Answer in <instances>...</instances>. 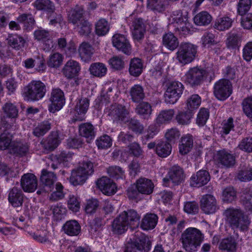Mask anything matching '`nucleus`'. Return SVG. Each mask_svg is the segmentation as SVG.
<instances>
[{
    "label": "nucleus",
    "instance_id": "nucleus-20",
    "mask_svg": "<svg viewBox=\"0 0 252 252\" xmlns=\"http://www.w3.org/2000/svg\"><path fill=\"white\" fill-rule=\"evenodd\" d=\"M200 203L201 208L206 214L214 213L218 209L216 198L211 194L204 195Z\"/></svg>",
    "mask_w": 252,
    "mask_h": 252
},
{
    "label": "nucleus",
    "instance_id": "nucleus-18",
    "mask_svg": "<svg viewBox=\"0 0 252 252\" xmlns=\"http://www.w3.org/2000/svg\"><path fill=\"white\" fill-rule=\"evenodd\" d=\"M215 159L226 168L233 166L235 163V157L224 150L218 151L215 156Z\"/></svg>",
    "mask_w": 252,
    "mask_h": 252
},
{
    "label": "nucleus",
    "instance_id": "nucleus-44",
    "mask_svg": "<svg viewBox=\"0 0 252 252\" xmlns=\"http://www.w3.org/2000/svg\"><path fill=\"white\" fill-rule=\"evenodd\" d=\"M34 6L38 10H44L49 13H52L55 10V6L50 0H36Z\"/></svg>",
    "mask_w": 252,
    "mask_h": 252
},
{
    "label": "nucleus",
    "instance_id": "nucleus-36",
    "mask_svg": "<svg viewBox=\"0 0 252 252\" xmlns=\"http://www.w3.org/2000/svg\"><path fill=\"white\" fill-rule=\"evenodd\" d=\"M162 42L163 45L171 51H173L179 46L178 38L171 32L166 33L163 36Z\"/></svg>",
    "mask_w": 252,
    "mask_h": 252
},
{
    "label": "nucleus",
    "instance_id": "nucleus-1",
    "mask_svg": "<svg viewBox=\"0 0 252 252\" xmlns=\"http://www.w3.org/2000/svg\"><path fill=\"white\" fill-rule=\"evenodd\" d=\"M140 216L134 210L124 211L113 221V231L116 234H122L127 230L128 226L131 228L138 226Z\"/></svg>",
    "mask_w": 252,
    "mask_h": 252
},
{
    "label": "nucleus",
    "instance_id": "nucleus-12",
    "mask_svg": "<svg viewBox=\"0 0 252 252\" xmlns=\"http://www.w3.org/2000/svg\"><path fill=\"white\" fill-rule=\"evenodd\" d=\"M50 101L51 102L49 106V110L50 112L55 113L60 110L65 102L63 92L59 89H53L51 94Z\"/></svg>",
    "mask_w": 252,
    "mask_h": 252
},
{
    "label": "nucleus",
    "instance_id": "nucleus-26",
    "mask_svg": "<svg viewBox=\"0 0 252 252\" xmlns=\"http://www.w3.org/2000/svg\"><path fill=\"white\" fill-rule=\"evenodd\" d=\"M154 187L152 181L148 179L141 178L136 181V188L141 193L150 194L153 192Z\"/></svg>",
    "mask_w": 252,
    "mask_h": 252
},
{
    "label": "nucleus",
    "instance_id": "nucleus-39",
    "mask_svg": "<svg viewBox=\"0 0 252 252\" xmlns=\"http://www.w3.org/2000/svg\"><path fill=\"white\" fill-rule=\"evenodd\" d=\"M174 113L173 109L161 111L156 119V124L160 125L169 123L172 119Z\"/></svg>",
    "mask_w": 252,
    "mask_h": 252
},
{
    "label": "nucleus",
    "instance_id": "nucleus-19",
    "mask_svg": "<svg viewBox=\"0 0 252 252\" xmlns=\"http://www.w3.org/2000/svg\"><path fill=\"white\" fill-rule=\"evenodd\" d=\"M114 120L126 123L128 121L129 111L122 105H114L111 106L109 113Z\"/></svg>",
    "mask_w": 252,
    "mask_h": 252
},
{
    "label": "nucleus",
    "instance_id": "nucleus-32",
    "mask_svg": "<svg viewBox=\"0 0 252 252\" xmlns=\"http://www.w3.org/2000/svg\"><path fill=\"white\" fill-rule=\"evenodd\" d=\"M2 112L3 113V116L1 118L5 120V117L9 118H15L18 115V110L16 106L11 102H8L5 103L2 108ZM2 123V122H1Z\"/></svg>",
    "mask_w": 252,
    "mask_h": 252
},
{
    "label": "nucleus",
    "instance_id": "nucleus-15",
    "mask_svg": "<svg viewBox=\"0 0 252 252\" xmlns=\"http://www.w3.org/2000/svg\"><path fill=\"white\" fill-rule=\"evenodd\" d=\"M185 177L183 169L179 166H173L168 172V178H164L163 179L164 185L169 186L168 182L171 181L176 185H178L182 182Z\"/></svg>",
    "mask_w": 252,
    "mask_h": 252
},
{
    "label": "nucleus",
    "instance_id": "nucleus-8",
    "mask_svg": "<svg viewBox=\"0 0 252 252\" xmlns=\"http://www.w3.org/2000/svg\"><path fill=\"white\" fill-rule=\"evenodd\" d=\"M232 93V84L226 79H222L217 82L214 87L215 96L220 100H224Z\"/></svg>",
    "mask_w": 252,
    "mask_h": 252
},
{
    "label": "nucleus",
    "instance_id": "nucleus-13",
    "mask_svg": "<svg viewBox=\"0 0 252 252\" xmlns=\"http://www.w3.org/2000/svg\"><path fill=\"white\" fill-rule=\"evenodd\" d=\"M11 125L8 122L2 119L0 125V150H4L8 149L11 143L12 135L9 132L8 129Z\"/></svg>",
    "mask_w": 252,
    "mask_h": 252
},
{
    "label": "nucleus",
    "instance_id": "nucleus-11",
    "mask_svg": "<svg viewBox=\"0 0 252 252\" xmlns=\"http://www.w3.org/2000/svg\"><path fill=\"white\" fill-rule=\"evenodd\" d=\"M130 31L134 40L140 42L144 37L146 32V26L141 18H135L131 21Z\"/></svg>",
    "mask_w": 252,
    "mask_h": 252
},
{
    "label": "nucleus",
    "instance_id": "nucleus-25",
    "mask_svg": "<svg viewBox=\"0 0 252 252\" xmlns=\"http://www.w3.org/2000/svg\"><path fill=\"white\" fill-rule=\"evenodd\" d=\"M23 198L24 194L20 189L14 187L10 190L8 200L13 207H17L22 206Z\"/></svg>",
    "mask_w": 252,
    "mask_h": 252
},
{
    "label": "nucleus",
    "instance_id": "nucleus-34",
    "mask_svg": "<svg viewBox=\"0 0 252 252\" xmlns=\"http://www.w3.org/2000/svg\"><path fill=\"white\" fill-rule=\"evenodd\" d=\"M130 95L133 102L139 103L145 97L144 89L140 85H135L130 90Z\"/></svg>",
    "mask_w": 252,
    "mask_h": 252
},
{
    "label": "nucleus",
    "instance_id": "nucleus-3",
    "mask_svg": "<svg viewBox=\"0 0 252 252\" xmlns=\"http://www.w3.org/2000/svg\"><path fill=\"white\" fill-rule=\"evenodd\" d=\"M226 222L233 229L241 231L248 230L250 220L242 210L239 209L228 208L224 212Z\"/></svg>",
    "mask_w": 252,
    "mask_h": 252
},
{
    "label": "nucleus",
    "instance_id": "nucleus-28",
    "mask_svg": "<svg viewBox=\"0 0 252 252\" xmlns=\"http://www.w3.org/2000/svg\"><path fill=\"white\" fill-rule=\"evenodd\" d=\"M84 14L85 11L82 7L76 6L69 12L68 21L74 26L85 19Z\"/></svg>",
    "mask_w": 252,
    "mask_h": 252
},
{
    "label": "nucleus",
    "instance_id": "nucleus-5",
    "mask_svg": "<svg viewBox=\"0 0 252 252\" xmlns=\"http://www.w3.org/2000/svg\"><path fill=\"white\" fill-rule=\"evenodd\" d=\"M46 92V86L43 83L33 81L25 88L24 95L28 100L37 101L43 97Z\"/></svg>",
    "mask_w": 252,
    "mask_h": 252
},
{
    "label": "nucleus",
    "instance_id": "nucleus-50",
    "mask_svg": "<svg viewBox=\"0 0 252 252\" xmlns=\"http://www.w3.org/2000/svg\"><path fill=\"white\" fill-rule=\"evenodd\" d=\"M50 129V123L48 121H45L34 128L33 134L36 137H40L44 135Z\"/></svg>",
    "mask_w": 252,
    "mask_h": 252
},
{
    "label": "nucleus",
    "instance_id": "nucleus-2",
    "mask_svg": "<svg viewBox=\"0 0 252 252\" xmlns=\"http://www.w3.org/2000/svg\"><path fill=\"white\" fill-rule=\"evenodd\" d=\"M204 237V234L200 230L195 227H189L181 234L182 247L187 252H196Z\"/></svg>",
    "mask_w": 252,
    "mask_h": 252
},
{
    "label": "nucleus",
    "instance_id": "nucleus-62",
    "mask_svg": "<svg viewBox=\"0 0 252 252\" xmlns=\"http://www.w3.org/2000/svg\"><path fill=\"white\" fill-rule=\"evenodd\" d=\"M209 116V111L205 108H201L197 115L196 123L200 126H204Z\"/></svg>",
    "mask_w": 252,
    "mask_h": 252
},
{
    "label": "nucleus",
    "instance_id": "nucleus-31",
    "mask_svg": "<svg viewBox=\"0 0 252 252\" xmlns=\"http://www.w3.org/2000/svg\"><path fill=\"white\" fill-rule=\"evenodd\" d=\"M143 63L141 60L134 58L130 60L129 67V72L131 75L134 77L139 76L142 72Z\"/></svg>",
    "mask_w": 252,
    "mask_h": 252
},
{
    "label": "nucleus",
    "instance_id": "nucleus-52",
    "mask_svg": "<svg viewBox=\"0 0 252 252\" xmlns=\"http://www.w3.org/2000/svg\"><path fill=\"white\" fill-rule=\"evenodd\" d=\"M232 23L231 19L228 17L220 18L216 21L214 27L219 31H224L231 26Z\"/></svg>",
    "mask_w": 252,
    "mask_h": 252
},
{
    "label": "nucleus",
    "instance_id": "nucleus-48",
    "mask_svg": "<svg viewBox=\"0 0 252 252\" xmlns=\"http://www.w3.org/2000/svg\"><path fill=\"white\" fill-rule=\"evenodd\" d=\"M236 191L233 187L229 186L223 190L222 199L224 202L231 203L236 200Z\"/></svg>",
    "mask_w": 252,
    "mask_h": 252
},
{
    "label": "nucleus",
    "instance_id": "nucleus-35",
    "mask_svg": "<svg viewBox=\"0 0 252 252\" xmlns=\"http://www.w3.org/2000/svg\"><path fill=\"white\" fill-rule=\"evenodd\" d=\"M66 234L70 236H76L80 232L81 227L79 223L75 220L67 221L63 226Z\"/></svg>",
    "mask_w": 252,
    "mask_h": 252
},
{
    "label": "nucleus",
    "instance_id": "nucleus-10",
    "mask_svg": "<svg viewBox=\"0 0 252 252\" xmlns=\"http://www.w3.org/2000/svg\"><path fill=\"white\" fill-rule=\"evenodd\" d=\"M206 76V71L202 68L194 67L191 68L186 74V81L191 86H198L203 81Z\"/></svg>",
    "mask_w": 252,
    "mask_h": 252
},
{
    "label": "nucleus",
    "instance_id": "nucleus-9",
    "mask_svg": "<svg viewBox=\"0 0 252 252\" xmlns=\"http://www.w3.org/2000/svg\"><path fill=\"white\" fill-rule=\"evenodd\" d=\"M57 177L56 175L52 172H49L46 170H43L40 176V180L43 186L39 188L37 191L38 194L51 191L54 187V183Z\"/></svg>",
    "mask_w": 252,
    "mask_h": 252
},
{
    "label": "nucleus",
    "instance_id": "nucleus-42",
    "mask_svg": "<svg viewBox=\"0 0 252 252\" xmlns=\"http://www.w3.org/2000/svg\"><path fill=\"white\" fill-rule=\"evenodd\" d=\"M89 70L92 75L95 77H102L106 74L107 68L103 63H96L91 65Z\"/></svg>",
    "mask_w": 252,
    "mask_h": 252
},
{
    "label": "nucleus",
    "instance_id": "nucleus-58",
    "mask_svg": "<svg viewBox=\"0 0 252 252\" xmlns=\"http://www.w3.org/2000/svg\"><path fill=\"white\" fill-rule=\"evenodd\" d=\"M201 103V98L197 94L192 95L187 101V107L189 111L191 112L193 109L197 108Z\"/></svg>",
    "mask_w": 252,
    "mask_h": 252
},
{
    "label": "nucleus",
    "instance_id": "nucleus-51",
    "mask_svg": "<svg viewBox=\"0 0 252 252\" xmlns=\"http://www.w3.org/2000/svg\"><path fill=\"white\" fill-rule=\"evenodd\" d=\"M63 56L59 53H54L51 54L47 61V64L49 67L58 68L63 63Z\"/></svg>",
    "mask_w": 252,
    "mask_h": 252
},
{
    "label": "nucleus",
    "instance_id": "nucleus-7",
    "mask_svg": "<svg viewBox=\"0 0 252 252\" xmlns=\"http://www.w3.org/2000/svg\"><path fill=\"white\" fill-rule=\"evenodd\" d=\"M183 89V84L179 82L169 83L164 95L165 102L169 104H174L182 94Z\"/></svg>",
    "mask_w": 252,
    "mask_h": 252
},
{
    "label": "nucleus",
    "instance_id": "nucleus-43",
    "mask_svg": "<svg viewBox=\"0 0 252 252\" xmlns=\"http://www.w3.org/2000/svg\"><path fill=\"white\" fill-rule=\"evenodd\" d=\"M78 33L81 35L87 36L92 32V24L85 18L74 25Z\"/></svg>",
    "mask_w": 252,
    "mask_h": 252
},
{
    "label": "nucleus",
    "instance_id": "nucleus-27",
    "mask_svg": "<svg viewBox=\"0 0 252 252\" xmlns=\"http://www.w3.org/2000/svg\"><path fill=\"white\" fill-rule=\"evenodd\" d=\"M29 145L27 143L14 142L10 145V152L11 154L20 157L25 156L29 153Z\"/></svg>",
    "mask_w": 252,
    "mask_h": 252
},
{
    "label": "nucleus",
    "instance_id": "nucleus-23",
    "mask_svg": "<svg viewBox=\"0 0 252 252\" xmlns=\"http://www.w3.org/2000/svg\"><path fill=\"white\" fill-rule=\"evenodd\" d=\"M210 179L209 173L206 170H200L191 177L190 184L196 187L206 184Z\"/></svg>",
    "mask_w": 252,
    "mask_h": 252
},
{
    "label": "nucleus",
    "instance_id": "nucleus-45",
    "mask_svg": "<svg viewBox=\"0 0 252 252\" xmlns=\"http://www.w3.org/2000/svg\"><path fill=\"white\" fill-rule=\"evenodd\" d=\"M151 105L147 102L140 103L135 108V112L144 118H148L152 113Z\"/></svg>",
    "mask_w": 252,
    "mask_h": 252
},
{
    "label": "nucleus",
    "instance_id": "nucleus-16",
    "mask_svg": "<svg viewBox=\"0 0 252 252\" xmlns=\"http://www.w3.org/2000/svg\"><path fill=\"white\" fill-rule=\"evenodd\" d=\"M96 184L97 187L105 194L111 195L116 192V184L107 177L103 176L98 179Z\"/></svg>",
    "mask_w": 252,
    "mask_h": 252
},
{
    "label": "nucleus",
    "instance_id": "nucleus-63",
    "mask_svg": "<svg viewBox=\"0 0 252 252\" xmlns=\"http://www.w3.org/2000/svg\"><path fill=\"white\" fill-rule=\"evenodd\" d=\"M252 5L251 0H239L238 4V12L240 15H243L247 12Z\"/></svg>",
    "mask_w": 252,
    "mask_h": 252
},
{
    "label": "nucleus",
    "instance_id": "nucleus-24",
    "mask_svg": "<svg viewBox=\"0 0 252 252\" xmlns=\"http://www.w3.org/2000/svg\"><path fill=\"white\" fill-rule=\"evenodd\" d=\"M79 135L86 139L90 143L95 137V131L94 126L89 123H82L79 126Z\"/></svg>",
    "mask_w": 252,
    "mask_h": 252
},
{
    "label": "nucleus",
    "instance_id": "nucleus-40",
    "mask_svg": "<svg viewBox=\"0 0 252 252\" xmlns=\"http://www.w3.org/2000/svg\"><path fill=\"white\" fill-rule=\"evenodd\" d=\"M59 136L56 133H52L47 137L46 140L42 143L43 147L48 151H53L59 144Z\"/></svg>",
    "mask_w": 252,
    "mask_h": 252
},
{
    "label": "nucleus",
    "instance_id": "nucleus-6",
    "mask_svg": "<svg viewBox=\"0 0 252 252\" xmlns=\"http://www.w3.org/2000/svg\"><path fill=\"white\" fill-rule=\"evenodd\" d=\"M196 53V46L190 43H182L176 53V59L181 63L186 64L194 59Z\"/></svg>",
    "mask_w": 252,
    "mask_h": 252
},
{
    "label": "nucleus",
    "instance_id": "nucleus-49",
    "mask_svg": "<svg viewBox=\"0 0 252 252\" xmlns=\"http://www.w3.org/2000/svg\"><path fill=\"white\" fill-rule=\"evenodd\" d=\"M252 198V190L246 189L243 191L241 196V201L245 206L246 210L252 211V203L251 201Z\"/></svg>",
    "mask_w": 252,
    "mask_h": 252
},
{
    "label": "nucleus",
    "instance_id": "nucleus-41",
    "mask_svg": "<svg viewBox=\"0 0 252 252\" xmlns=\"http://www.w3.org/2000/svg\"><path fill=\"white\" fill-rule=\"evenodd\" d=\"M79 53L83 60L88 61L91 59L93 54L94 49L90 44L83 42L79 48Z\"/></svg>",
    "mask_w": 252,
    "mask_h": 252
},
{
    "label": "nucleus",
    "instance_id": "nucleus-22",
    "mask_svg": "<svg viewBox=\"0 0 252 252\" xmlns=\"http://www.w3.org/2000/svg\"><path fill=\"white\" fill-rule=\"evenodd\" d=\"M80 70L79 63L73 60L68 61L63 68V75L67 78H72L78 75Z\"/></svg>",
    "mask_w": 252,
    "mask_h": 252
},
{
    "label": "nucleus",
    "instance_id": "nucleus-55",
    "mask_svg": "<svg viewBox=\"0 0 252 252\" xmlns=\"http://www.w3.org/2000/svg\"><path fill=\"white\" fill-rule=\"evenodd\" d=\"M126 123H127L129 129L136 133L141 134L144 131V127L143 125L136 119L133 118L129 119L128 118V121H126Z\"/></svg>",
    "mask_w": 252,
    "mask_h": 252
},
{
    "label": "nucleus",
    "instance_id": "nucleus-61",
    "mask_svg": "<svg viewBox=\"0 0 252 252\" xmlns=\"http://www.w3.org/2000/svg\"><path fill=\"white\" fill-rule=\"evenodd\" d=\"M63 187L61 183H57L56 185V190L51 194L50 200L57 201L63 198L64 194L63 192Z\"/></svg>",
    "mask_w": 252,
    "mask_h": 252
},
{
    "label": "nucleus",
    "instance_id": "nucleus-17",
    "mask_svg": "<svg viewBox=\"0 0 252 252\" xmlns=\"http://www.w3.org/2000/svg\"><path fill=\"white\" fill-rule=\"evenodd\" d=\"M21 186L25 192L34 191L37 187V180L36 176L32 173L24 174L21 179Z\"/></svg>",
    "mask_w": 252,
    "mask_h": 252
},
{
    "label": "nucleus",
    "instance_id": "nucleus-54",
    "mask_svg": "<svg viewBox=\"0 0 252 252\" xmlns=\"http://www.w3.org/2000/svg\"><path fill=\"white\" fill-rule=\"evenodd\" d=\"M19 22L24 23V26L28 30H31L35 24L34 18L31 14H23L17 18Z\"/></svg>",
    "mask_w": 252,
    "mask_h": 252
},
{
    "label": "nucleus",
    "instance_id": "nucleus-53",
    "mask_svg": "<svg viewBox=\"0 0 252 252\" xmlns=\"http://www.w3.org/2000/svg\"><path fill=\"white\" fill-rule=\"evenodd\" d=\"M164 0H148L147 7L151 10L161 12L164 10Z\"/></svg>",
    "mask_w": 252,
    "mask_h": 252
},
{
    "label": "nucleus",
    "instance_id": "nucleus-46",
    "mask_svg": "<svg viewBox=\"0 0 252 252\" xmlns=\"http://www.w3.org/2000/svg\"><path fill=\"white\" fill-rule=\"evenodd\" d=\"M212 21V16L206 11H203L197 14L194 18L195 24L199 26H206Z\"/></svg>",
    "mask_w": 252,
    "mask_h": 252
},
{
    "label": "nucleus",
    "instance_id": "nucleus-59",
    "mask_svg": "<svg viewBox=\"0 0 252 252\" xmlns=\"http://www.w3.org/2000/svg\"><path fill=\"white\" fill-rule=\"evenodd\" d=\"M241 41V38L239 34L232 33L227 38L226 44L228 48H234L239 46Z\"/></svg>",
    "mask_w": 252,
    "mask_h": 252
},
{
    "label": "nucleus",
    "instance_id": "nucleus-38",
    "mask_svg": "<svg viewBox=\"0 0 252 252\" xmlns=\"http://www.w3.org/2000/svg\"><path fill=\"white\" fill-rule=\"evenodd\" d=\"M87 175L83 172L81 169L78 168L76 170H73L70 177V182L74 186L82 185L87 179Z\"/></svg>",
    "mask_w": 252,
    "mask_h": 252
},
{
    "label": "nucleus",
    "instance_id": "nucleus-29",
    "mask_svg": "<svg viewBox=\"0 0 252 252\" xmlns=\"http://www.w3.org/2000/svg\"><path fill=\"white\" fill-rule=\"evenodd\" d=\"M8 45L16 50H19L25 46L26 41L24 38L18 34H9L6 39Z\"/></svg>",
    "mask_w": 252,
    "mask_h": 252
},
{
    "label": "nucleus",
    "instance_id": "nucleus-57",
    "mask_svg": "<svg viewBox=\"0 0 252 252\" xmlns=\"http://www.w3.org/2000/svg\"><path fill=\"white\" fill-rule=\"evenodd\" d=\"M90 100L87 97H82L76 105V110L79 114H85L89 108Z\"/></svg>",
    "mask_w": 252,
    "mask_h": 252
},
{
    "label": "nucleus",
    "instance_id": "nucleus-64",
    "mask_svg": "<svg viewBox=\"0 0 252 252\" xmlns=\"http://www.w3.org/2000/svg\"><path fill=\"white\" fill-rule=\"evenodd\" d=\"M238 147L241 150L245 152H252V137H246L243 139Z\"/></svg>",
    "mask_w": 252,
    "mask_h": 252
},
{
    "label": "nucleus",
    "instance_id": "nucleus-14",
    "mask_svg": "<svg viewBox=\"0 0 252 252\" xmlns=\"http://www.w3.org/2000/svg\"><path fill=\"white\" fill-rule=\"evenodd\" d=\"M113 45L118 50L129 55L131 53V47L129 41L124 35L117 33L112 37Z\"/></svg>",
    "mask_w": 252,
    "mask_h": 252
},
{
    "label": "nucleus",
    "instance_id": "nucleus-56",
    "mask_svg": "<svg viewBox=\"0 0 252 252\" xmlns=\"http://www.w3.org/2000/svg\"><path fill=\"white\" fill-rule=\"evenodd\" d=\"M192 116V113L190 111H181L176 115V119L179 124L187 125L189 124Z\"/></svg>",
    "mask_w": 252,
    "mask_h": 252
},
{
    "label": "nucleus",
    "instance_id": "nucleus-33",
    "mask_svg": "<svg viewBox=\"0 0 252 252\" xmlns=\"http://www.w3.org/2000/svg\"><path fill=\"white\" fill-rule=\"evenodd\" d=\"M237 243L234 238L230 236L221 240L219 244V249L227 252H235Z\"/></svg>",
    "mask_w": 252,
    "mask_h": 252
},
{
    "label": "nucleus",
    "instance_id": "nucleus-30",
    "mask_svg": "<svg viewBox=\"0 0 252 252\" xmlns=\"http://www.w3.org/2000/svg\"><path fill=\"white\" fill-rule=\"evenodd\" d=\"M158 220L157 215L153 213L147 214L142 220L141 227L144 230L153 229L156 226Z\"/></svg>",
    "mask_w": 252,
    "mask_h": 252
},
{
    "label": "nucleus",
    "instance_id": "nucleus-4",
    "mask_svg": "<svg viewBox=\"0 0 252 252\" xmlns=\"http://www.w3.org/2000/svg\"><path fill=\"white\" fill-rule=\"evenodd\" d=\"M151 242L149 238L140 231L134 233L132 242L126 246L125 252H148L151 248Z\"/></svg>",
    "mask_w": 252,
    "mask_h": 252
},
{
    "label": "nucleus",
    "instance_id": "nucleus-47",
    "mask_svg": "<svg viewBox=\"0 0 252 252\" xmlns=\"http://www.w3.org/2000/svg\"><path fill=\"white\" fill-rule=\"evenodd\" d=\"M109 29V24L103 18L99 19L95 25V32L99 36L105 35L108 32Z\"/></svg>",
    "mask_w": 252,
    "mask_h": 252
},
{
    "label": "nucleus",
    "instance_id": "nucleus-21",
    "mask_svg": "<svg viewBox=\"0 0 252 252\" xmlns=\"http://www.w3.org/2000/svg\"><path fill=\"white\" fill-rule=\"evenodd\" d=\"M173 20L176 23V30L178 31L180 34L184 35L189 32L190 24L186 16H183L182 14H178L173 18Z\"/></svg>",
    "mask_w": 252,
    "mask_h": 252
},
{
    "label": "nucleus",
    "instance_id": "nucleus-60",
    "mask_svg": "<svg viewBox=\"0 0 252 252\" xmlns=\"http://www.w3.org/2000/svg\"><path fill=\"white\" fill-rule=\"evenodd\" d=\"M96 145L98 149H107L112 145V139L107 135H104L96 140Z\"/></svg>",
    "mask_w": 252,
    "mask_h": 252
},
{
    "label": "nucleus",
    "instance_id": "nucleus-37",
    "mask_svg": "<svg viewBox=\"0 0 252 252\" xmlns=\"http://www.w3.org/2000/svg\"><path fill=\"white\" fill-rule=\"evenodd\" d=\"M172 146L166 141H160L156 147V153L160 157L166 158L171 153Z\"/></svg>",
    "mask_w": 252,
    "mask_h": 252
}]
</instances>
